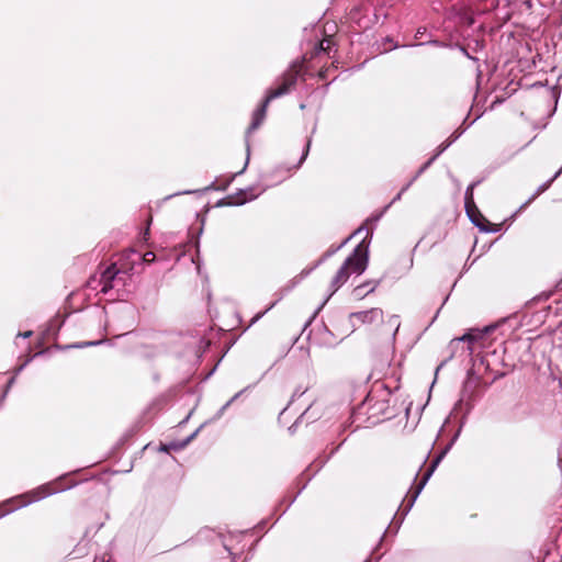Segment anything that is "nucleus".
I'll use <instances>...</instances> for the list:
<instances>
[{
    "label": "nucleus",
    "instance_id": "nucleus-1",
    "mask_svg": "<svg viewBox=\"0 0 562 562\" xmlns=\"http://www.w3.org/2000/svg\"><path fill=\"white\" fill-rule=\"evenodd\" d=\"M306 60L304 56L301 60L293 61L289 69L280 77L277 87L268 90L262 103L254 112L252 122L248 127V132H252L261 125L266 119L268 105L272 100L292 91L299 80L305 81V77L308 74Z\"/></svg>",
    "mask_w": 562,
    "mask_h": 562
},
{
    "label": "nucleus",
    "instance_id": "nucleus-8",
    "mask_svg": "<svg viewBox=\"0 0 562 562\" xmlns=\"http://www.w3.org/2000/svg\"><path fill=\"white\" fill-rule=\"evenodd\" d=\"M333 40L329 37L324 38L321 41L319 46L315 49V53L312 54L311 58L314 57V55H318L319 53H328L331 48Z\"/></svg>",
    "mask_w": 562,
    "mask_h": 562
},
{
    "label": "nucleus",
    "instance_id": "nucleus-5",
    "mask_svg": "<svg viewBox=\"0 0 562 562\" xmlns=\"http://www.w3.org/2000/svg\"><path fill=\"white\" fill-rule=\"evenodd\" d=\"M442 453L439 454L438 457H436L429 468L425 471L423 477L420 479V481L415 485V487L409 492V505H412L415 499L417 498V496L419 495V493L422 492V490L424 488V486L426 485L427 481L429 480V477L431 476V474L434 473L435 469L437 468V465L439 464L441 458H442Z\"/></svg>",
    "mask_w": 562,
    "mask_h": 562
},
{
    "label": "nucleus",
    "instance_id": "nucleus-9",
    "mask_svg": "<svg viewBox=\"0 0 562 562\" xmlns=\"http://www.w3.org/2000/svg\"><path fill=\"white\" fill-rule=\"evenodd\" d=\"M454 138H456V137H453V135H452V136H450V138H449V139H447L446 142H443L442 144H440V145L438 146V151H437V154H436L432 158H430V160H429V161L424 166V168H426L427 166H429V165H430V164H431V162L437 158V156H439L442 151H445V150H446V149H447V148L452 144V142L454 140Z\"/></svg>",
    "mask_w": 562,
    "mask_h": 562
},
{
    "label": "nucleus",
    "instance_id": "nucleus-19",
    "mask_svg": "<svg viewBox=\"0 0 562 562\" xmlns=\"http://www.w3.org/2000/svg\"><path fill=\"white\" fill-rule=\"evenodd\" d=\"M32 335V331H26L23 334V337H30Z\"/></svg>",
    "mask_w": 562,
    "mask_h": 562
},
{
    "label": "nucleus",
    "instance_id": "nucleus-16",
    "mask_svg": "<svg viewBox=\"0 0 562 562\" xmlns=\"http://www.w3.org/2000/svg\"><path fill=\"white\" fill-rule=\"evenodd\" d=\"M308 149H310V142H307V144H306V148H305V150H304V153H303V155H302V158H301V160H300V164H301V162L306 158V156H307V154H308Z\"/></svg>",
    "mask_w": 562,
    "mask_h": 562
},
{
    "label": "nucleus",
    "instance_id": "nucleus-7",
    "mask_svg": "<svg viewBox=\"0 0 562 562\" xmlns=\"http://www.w3.org/2000/svg\"><path fill=\"white\" fill-rule=\"evenodd\" d=\"M471 214L473 215L470 217L473 224H475L477 227H480L482 231H488L490 222L484 217V215L480 212L477 209L476 211H471Z\"/></svg>",
    "mask_w": 562,
    "mask_h": 562
},
{
    "label": "nucleus",
    "instance_id": "nucleus-18",
    "mask_svg": "<svg viewBox=\"0 0 562 562\" xmlns=\"http://www.w3.org/2000/svg\"><path fill=\"white\" fill-rule=\"evenodd\" d=\"M358 13H359V10L351 11V13H350V19H351V20H356V18H357Z\"/></svg>",
    "mask_w": 562,
    "mask_h": 562
},
{
    "label": "nucleus",
    "instance_id": "nucleus-4",
    "mask_svg": "<svg viewBox=\"0 0 562 562\" xmlns=\"http://www.w3.org/2000/svg\"><path fill=\"white\" fill-rule=\"evenodd\" d=\"M120 273H121V269H119L115 263L110 265L102 272L101 278H100V283L102 284V288H101L102 293L105 294L114 288V285H115L114 283L116 281L121 280Z\"/></svg>",
    "mask_w": 562,
    "mask_h": 562
},
{
    "label": "nucleus",
    "instance_id": "nucleus-17",
    "mask_svg": "<svg viewBox=\"0 0 562 562\" xmlns=\"http://www.w3.org/2000/svg\"><path fill=\"white\" fill-rule=\"evenodd\" d=\"M326 71H327V70H325V69H321V70H319V72H318V77H319L321 79H323V80H324V79H326Z\"/></svg>",
    "mask_w": 562,
    "mask_h": 562
},
{
    "label": "nucleus",
    "instance_id": "nucleus-20",
    "mask_svg": "<svg viewBox=\"0 0 562 562\" xmlns=\"http://www.w3.org/2000/svg\"><path fill=\"white\" fill-rule=\"evenodd\" d=\"M161 450H162V451H168L167 446H165V445H164V446H161Z\"/></svg>",
    "mask_w": 562,
    "mask_h": 562
},
{
    "label": "nucleus",
    "instance_id": "nucleus-21",
    "mask_svg": "<svg viewBox=\"0 0 562 562\" xmlns=\"http://www.w3.org/2000/svg\"><path fill=\"white\" fill-rule=\"evenodd\" d=\"M499 376H504V373H499L498 375L495 376V379H497Z\"/></svg>",
    "mask_w": 562,
    "mask_h": 562
},
{
    "label": "nucleus",
    "instance_id": "nucleus-11",
    "mask_svg": "<svg viewBox=\"0 0 562 562\" xmlns=\"http://www.w3.org/2000/svg\"><path fill=\"white\" fill-rule=\"evenodd\" d=\"M483 335L480 331H469L464 334L462 337H460L458 340L460 341H468L472 344L473 341L477 340L479 338H482Z\"/></svg>",
    "mask_w": 562,
    "mask_h": 562
},
{
    "label": "nucleus",
    "instance_id": "nucleus-3",
    "mask_svg": "<svg viewBox=\"0 0 562 562\" xmlns=\"http://www.w3.org/2000/svg\"><path fill=\"white\" fill-rule=\"evenodd\" d=\"M390 400L391 391L383 383H374L360 409H364L369 415L368 419H371L372 424H376L392 416Z\"/></svg>",
    "mask_w": 562,
    "mask_h": 562
},
{
    "label": "nucleus",
    "instance_id": "nucleus-13",
    "mask_svg": "<svg viewBox=\"0 0 562 562\" xmlns=\"http://www.w3.org/2000/svg\"><path fill=\"white\" fill-rule=\"evenodd\" d=\"M45 495H46L45 488H43L42 491H34V492H32L31 494H29L26 496L31 497L29 502H34V501L41 499Z\"/></svg>",
    "mask_w": 562,
    "mask_h": 562
},
{
    "label": "nucleus",
    "instance_id": "nucleus-6",
    "mask_svg": "<svg viewBox=\"0 0 562 562\" xmlns=\"http://www.w3.org/2000/svg\"><path fill=\"white\" fill-rule=\"evenodd\" d=\"M474 186H475V183H472L471 186H469L468 189H467V192H465L464 204H465V211H467V214H468L469 217L473 216L471 214V211H476L477 212V206L475 205L474 199H473Z\"/></svg>",
    "mask_w": 562,
    "mask_h": 562
},
{
    "label": "nucleus",
    "instance_id": "nucleus-2",
    "mask_svg": "<svg viewBox=\"0 0 562 562\" xmlns=\"http://www.w3.org/2000/svg\"><path fill=\"white\" fill-rule=\"evenodd\" d=\"M369 244L370 240L366 237L359 245H357L352 254L337 270L328 285L330 294H334L338 289H340L352 273L361 274L367 269L369 260Z\"/></svg>",
    "mask_w": 562,
    "mask_h": 562
},
{
    "label": "nucleus",
    "instance_id": "nucleus-14",
    "mask_svg": "<svg viewBox=\"0 0 562 562\" xmlns=\"http://www.w3.org/2000/svg\"><path fill=\"white\" fill-rule=\"evenodd\" d=\"M151 221H153V217L149 216V218L147 220V226L143 233V239L146 241L148 238H149V226L151 224Z\"/></svg>",
    "mask_w": 562,
    "mask_h": 562
},
{
    "label": "nucleus",
    "instance_id": "nucleus-12",
    "mask_svg": "<svg viewBox=\"0 0 562 562\" xmlns=\"http://www.w3.org/2000/svg\"><path fill=\"white\" fill-rule=\"evenodd\" d=\"M480 384V378L474 376L472 373H469V376L465 382V389L470 386H477Z\"/></svg>",
    "mask_w": 562,
    "mask_h": 562
},
{
    "label": "nucleus",
    "instance_id": "nucleus-15",
    "mask_svg": "<svg viewBox=\"0 0 562 562\" xmlns=\"http://www.w3.org/2000/svg\"><path fill=\"white\" fill-rule=\"evenodd\" d=\"M155 258H156V255L151 251L144 254V257H143L145 262H153L155 260Z\"/></svg>",
    "mask_w": 562,
    "mask_h": 562
},
{
    "label": "nucleus",
    "instance_id": "nucleus-10",
    "mask_svg": "<svg viewBox=\"0 0 562 562\" xmlns=\"http://www.w3.org/2000/svg\"><path fill=\"white\" fill-rule=\"evenodd\" d=\"M562 173V167L555 172V175L544 184H542L538 191L536 192V194L531 198V200H535L538 195H540L541 193H543L546 190H548L550 188V186L552 184V182Z\"/></svg>",
    "mask_w": 562,
    "mask_h": 562
}]
</instances>
